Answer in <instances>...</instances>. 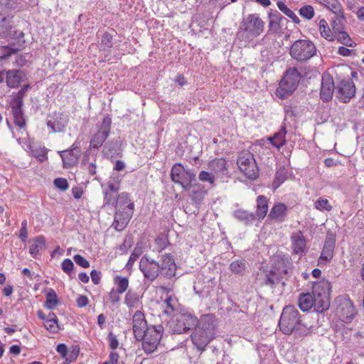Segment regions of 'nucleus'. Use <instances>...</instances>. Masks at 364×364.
<instances>
[{
	"mask_svg": "<svg viewBox=\"0 0 364 364\" xmlns=\"http://www.w3.org/2000/svg\"><path fill=\"white\" fill-rule=\"evenodd\" d=\"M280 331L285 335L294 333L299 336H306L311 332V326L304 322V317L293 306L283 309L279 321Z\"/></svg>",
	"mask_w": 364,
	"mask_h": 364,
	"instance_id": "nucleus-1",
	"label": "nucleus"
},
{
	"mask_svg": "<svg viewBox=\"0 0 364 364\" xmlns=\"http://www.w3.org/2000/svg\"><path fill=\"white\" fill-rule=\"evenodd\" d=\"M215 333V317L210 314L204 315L191 334V341L199 350L203 351L214 338Z\"/></svg>",
	"mask_w": 364,
	"mask_h": 364,
	"instance_id": "nucleus-2",
	"label": "nucleus"
},
{
	"mask_svg": "<svg viewBox=\"0 0 364 364\" xmlns=\"http://www.w3.org/2000/svg\"><path fill=\"white\" fill-rule=\"evenodd\" d=\"M134 204L127 193H121L116 200V213L113 225L118 231L123 230L127 225L134 213Z\"/></svg>",
	"mask_w": 364,
	"mask_h": 364,
	"instance_id": "nucleus-3",
	"label": "nucleus"
},
{
	"mask_svg": "<svg viewBox=\"0 0 364 364\" xmlns=\"http://www.w3.org/2000/svg\"><path fill=\"white\" fill-rule=\"evenodd\" d=\"M264 23L257 14H249L244 17L240 24L237 37L245 43L259 36L264 31Z\"/></svg>",
	"mask_w": 364,
	"mask_h": 364,
	"instance_id": "nucleus-4",
	"label": "nucleus"
},
{
	"mask_svg": "<svg viewBox=\"0 0 364 364\" xmlns=\"http://www.w3.org/2000/svg\"><path fill=\"white\" fill-rule=\"evenodd\" d=\"M300 78L301 75L295 68L288 69L276 90L277 96L286 99L291 95L296 89Z\"/></svg>",
	"mask_w": 364,
	"mask_h": 364,
	"instance_id": "nucleus-5",
	"label": "nucleus"
},
{
	"mask_svg": "<svg viewBox=\"0 0 364 364\" xmlns=\"http://www.w3.org/2000/svg\"><path fill=\"white\" fill-rule=\"evenodd\" d=\"M331 283L328 280L322 279L314 282L312 287V294L318 300L317 308L323 312L330 306Z\"/></svg>",
	"mask_w": 364,
	"mask_h": 364,
	"instance_id": "nucleus-6",
	"label": "nucleus"
},
{
	"mask_svg": "<svg viewBox=\"0 0 364 364\" xmlns=\"http://www.w3.org/2000/svg\"><path fill=\"white\" fill-rule=\"evenodd\" d=\"M316 52L314 44L309 40L296 41L291 46V56L299 62H305L311 58Z\"/></svg>",
	"mask_w": 364,
	"mask_h": 364,
	"instance_id": "nucleus-7",
	"label": "nucleus"
},
{
	"mask_svg": "<svg viewBox=\"0 0 364 364\" xmlns=\"http://www.w3.org/2000/svg\"><path fill=\"white\" fill-rule=\"evenodd\" d=\"M237 164L240 171L249 179H256L259 176V168L254 155L247 151L239 153Z\"/></svg>",
	"mask_w": 364,
	"mask_h": 364,
	"instance_id": "nucleus-8",
	"label": "nucleus"
},
{
	"mask_svg": "<svg viewBox=\"0 0 364 364\" xmlns=\"http://www.w3.org/2000/svg\"><path fill=\"white\" fill-rule=\"evenodd\" d=\"M171 178L175 183L180 184L185 191L191 190L192 183L196 181L195 173L186 169L180 163L173 166L171 171Z\"/></svg>",
	"mask_w": 364,
	"mask_h": 364,
	"instance_id": "nucleus-9",
	"label": "nucleus"
},
{
	"mask_svg": "<svg viewBox=\"0 0 364 364\" xmlns=\"http://www.w3.org/2000/svg\"><path fill=\"white\" fill-rule=\"evenodd\" d=\"M288 257H278L274 263L273 269L269 274H266L264 278L263 283L272 287L275 284L280 282L284 275L287 274V269L289 264Z\"/></svg>",
	"mask_w": 364,
	"mask_h": 364,
	"instance_id": "nucleus-10",
	"label": "nucleus"
},
{
	"mask_svg": "<svg viewBox=\"0 0 364 364\" xmlns=\"http://www.w3.org/2000/svg\"><path fill=\"white\" fill-rule=\"evenodd\" d=\"M163 326L161 325L150 326L142 341V348L147 354L155 351L162 336Z\"/></svg>",
	"mask_w": 364,
	"mask_h": 364,
	"instance_id": "nucleus-11",
	"label": "nucleus"
},
{
	"mask_svg": "<svg viewBox=\"0 0 364 364\" xmlns=\"http://www.w3.org/2000/svg\"><path fill=\"white\" fill-rule=\"evenodd\" d=\"M336 311L340 319L345 322L350 321L355 314V307L346 295H341L334 300Z\"/></svg>",
	"mask_w": 364,
	"mask_h": 364,
	"instance_id": "nucleus-12",
	"label": "nucleus"
},
{
	"mask_svg": "<svg viewBox=\"0 0 364 364\" xmlns=\"http://www.w3.org/2000/svg\"><path fill=\"white\" fill-rule=\"evenodd\" d=\"M198 323V320L196 316L188 314H182L172 320L170 328L173 333L181 334L186 333L196 326Z\"/></svg>",
	"mask_w": 364,
	"mask_h": 364,
	"instance_id": "nucleus-13",
	"label": "nucleus"
},
{
	"mask_svg": "<svg viewBox=\"0 0 364 364\" xmlns=\"http://www.w3.org/2000/svg\"><path fill=\"white\" fill-rule=\"evenodd\" d=\"M111 124V118L108 116L104 117L100 129L90 139V148L99 149L102 146L110 133Z\"/></svg>",
	"mask_w": 364,
	"mask_h": 364,
	"instance_id": "nucleus-14",
	"label": "nucleus"
},
{
	"mask_svg": "<svg viewBox=\"0 0 364 364\" xmlns=\"http://www.w3.org/2000/svg\"><path fill=\"white\" fill-rule=\"evenodd\" d=\"M139 268L143 272L144 277L151 282L155 280L160 274L159 263L147 256L141 257Z\"/></svg>",
	"mask_w": 364,
	"mask_h": 364,
	"instance_id": "nucleus-15",
	"label": "nucleus"
},
{
	"mask_svg": "<svg viewBox=\"0 0 364 364\" xmlns=\"http://www.w3.org/2000/svg\"><path fill=\"white\" fill-rule=\"evenodd\" d=\"M160 261V274L166 279L173 277L176 272V265L173 256L171 254L163 255Z\"/></svg>",
	"mask_w": 364,
	"mask_h": 364,
	"instance_id": "nucleus-16",
	"label": "nucleus"
},
{
	"mask_svg": "<svg viewBox=\"0 0 364 364\" xmlns=\"http://www.w3.org/2000/svg\"><path fill=\"white\" fill-rule=\"evenodd\" d=\"M149 327L144 314L137 311L133 316V331L136 340H141L148 331Z\"/></svg>",
	"mask_w": 364,
	"mask_h": 364,
	"instance_id": "nucleus-17",
	"label": "nucleus"
},
{
	"mask_svg": "<svg viewBox=\"0 0 364 364\" xmlns=\"http://www.w3.org/2000/svg\"><path fill=\"white\" fill-rule=\"evenodd\" d=\"M338 93V97L344 102L349 100L355 96L356 88L354 82L350 80H341L336 87Z\"/></svg>",
	"mask_w": 364,
	"mask_h": 364,
	"instance_id": "nucleus-18",
	"label": "nucleus"
},
{
	"mask_svg": "<svg viewBox=\"0 0 364 364\" xmlns=\"http://www.w3.org/2000/svg\"><path fill=\"white\" fill-rule=\"evenodd\" d=\"M68 116L63 112H55L51 119L48 120L47 125L52 132H63L68 123Z\"/></svg>",
	"mask_w": 364,
	"mask_h": 364,
	"instance_id": "nucleus-19",
	"label": "nucleus"
},
{
	"mask_svg": "<svg viewBox=\"0 0 364 364\" xmlns=\"http://www.w3.org/2000/svg\"><path fill=\"white\" fill-rule=\"evenodd\" d=\"M80 152V149L75 145H73L70 149L60 151L63 166L68 168L75 166L77 163Z\"/></svg>",
	"mask_w": 364,
	"mask_h": 364,
	"instance_id": "nucleus-20",
	"label": "nucleus"
},
{
	"mask_svg": "<svg viewBox=\"0 0 364 364\" xmlns=\"http://www.w3.org/2000/svg\"><path fill=\"white\" fill-rule=\"evenodd\" d=\"M335 244V235L331 233H328L320 256V263H321L323 261L329 262L333 258Z\"/></svg>",
	"mask_w": 364,
	"mask_h": 364,
	"instance_id": "nucleus-21",
	"label": "nucleus"
},
{
	"mask_svg": "<svg viewBox=\"0 0 364 364\" xmlns=\"http://www.w3.org/2000/svg\"><path fill=\"white\" fill-rule=\"evenodd\" d=\"M287 206L282 203H277L271 208L267 218L269 221L283 222L287 216Z\"/></svg>",
	"mask_w": 364,
	"mask_h": 364,
	"instance_id": "nucleus-22",
	"label": "nucleus"
},
{
	"mask_svg": "<svg viewBox=\"0 0 364 364\" xmlns=\"http://www.w3.org/2000/svg\"><path fill=\"white\" fill-rule=\"evenodd\" d=\"M334 82L330 77H323L320 96L323 101L328 102L332 99L333 90H334Z\"/></svg>",
	"mask_w": 364,
	"mask_h": 364,
	"instance_id": "nucleus-23",
	"label": "nucleus"
},
{
	"mask_svg": "<svg viewBox=\"0 0 364 364\" xmlns=\"http://www.w3.org/2000/svg\"><path fill=\"white\" fill-rule=\"evenodd\" d=\"M208 168L216 178L223 177L227 171V161L223 158H217L210 161Z\"/></svg>",
	"mask_w": 364,
	"mask_h": 364,
	"instance_id": "nucleus-24",
	"label": "nucleus"
},
{
	"mask_svg": "<svg viewBox=\"0 0 364 364\" xmlns=\"http://www.w3.org/2000/svg\"><path fill=\"white\" fill-rule=\"evenodd\" d=\"M317 299L312 294L306 293L300 295L299 298V306L303 311H307L311 308H314L317 312H321L318 310Z\"/></svg>",
	"mask_w": 364,
	"mask_h": 364,
	"instance_id": "nucleus-25",
	"label": "nucleus"
},
{
	"mask_svg": "<svg viewBox=\"0 0 364 364\" xmlns=\"http://www.w3.org/2000/svg\"><path fill=\"white\" fill-rule=\"evenodd\" d=\"M25 77V73L19 70H9L6 72V84L9 87H18Z\"/></svg>",
	"mask_w": 364,
	"mask_h": 364,
	"instance_id": "nucleus-26",
	"label": "nucleus"
},
{
	"mask_svg": "<svg viewBox=\"0 0 364 364\" xmlns=\"http://www.w3.org/2000/svg\"><path fill=\"white\" fill-rule=\"evenodd\" d=\"M293 252L296 255H302L306 247V240L301 231L292 234L291 237Z\"/></svg>",
	"mask_w": 364,
	"mask_h": 364,
	"instance_id": "nucleus-27",
	"label": "nucleus"
},
{
	"mask_svg": "<svg viewBox=\"0 0 364 364\" xmlns=\"http://www.w3.org/2000/svg\"><path fill=\"white\" fill-rule=\"evenodd\" d=\"M268 200L264 196H259L257 198V209L253 215L256 220H263L267 214Z\"/></svg>",
	"mask_w": 364,
	"mask_h": 364,
	"instance_id": "nucleus-28",
	"label": "nucleus"
},
{
	"mask_svg": "<svg viewBox=\"0 0 364 364\" xmlns=\"http://www.w3.org/2000/svg\"><path fill=\"white\" fill-rule=\"evenodd\" d=\"M12 23V17L0 13V36L8 37L14 35Z\"/></svg>",
	"mask_w": 364,
	"mask_h": 364,
	"instance_id": "nucleus-29",
	"label": "nucleus"
},
{
	"mask_svg": "<svg viewBox=\"0 0 364 364\" xmlns=\"http://www.w3.org/2000/svg\"><path fill=\"white\" fill-rule=\"evenodd\" d=\"M191 188L192 190L189 194L191 200L196 205H200L207 194V191L202 185L194 183H192Z\"/></svg>",
	"mask_w": 364,
	"mask_h": 364,
	"instance_id": "nucleus-30",
	"label": "nucleus"
},
{
	"mask_svg": "<svg viewBox=\"0 0 364 364\" xmlns=\"http://www.w3.org/2000/svg\"><path fill=\"white\" fill-rule=\"evenodd\" d=\"M286 128L284 127H282L279 131L275 133L272 136L269 137L268 140L274 146L277 147V149H279L282 146H283L286 143Z\"/></svg>",
	"mask_w": 364,
	"mask_h": 364,
	"instance_id": "nucleus-31",
	"label": "nucleus"
},
{
	"mask_svg": "<svg viewBox=\"0 0 364 364\" xmlns=\"http://www.w3.org/2000/svg\"><path fill=\"white\" fill-rule=\"evenodd\" d=\"M12 114L14 116V121L15 124L19 127L20 129L25 130L26 120L23 117V112L22 106H12Z\"/></svg>",
	"mask_w": 364,
	"mask_h": 364,
	"instance_id": "nucleus-32",
	"label": "nucleus"
},
{
	"mask_svg": "<svg viewBox=\"0 0 364 364\" xmlns=\"http://www.w3.org/2000/svg\"><path fill=\"white\" fill-rule=\"evenodd\" d=\"M317 3L323 5L333 14H341L343 6L338 0H314Z\"/></svg>",
	"mask_w": 364,
	"mask_h": 364,
	"instance_id": "nucleus-33",
	"label": "nucleus"
},
{
	"mask_svg": "<svg viewBox=\"0 0 364 364\" xmlns=\"http://www.w3.org/2000/svg\"><path fill=\"white\" fill-rule=\"evenodd\" d=\"M44 326L50 333H55L59 331L58 321L54 313L50 312L48 314L47 318L44 321Z\"/></svg>",
	"mask_w": 364,
	"mask_h": 364,
	"instance_id": "nucleus-34",
	"label": "nucleus"
},
{
	"mask_svg": "<svg viewBox=\"0 0 364 364\" xmlns=\"http://www.w3.org/2000/svg\"><path fill=\"white\" fill-rule=\"evenodd\" d=\"M288 171L284 166H280L276 171L272 183L273 188H278L287 178Z\"/></svg>",
	"mask_w": 364,
	"mask_h": 364,
	"instance_id": "nucleus-35",
	"label": "nucleus"
},
{
	"mask_svg": "<svg viewBox=\"0 0 364 364\" xmlns=\"http://www.w3.org/2000/svg\"><path fill=\"white\" fill-rule=\"evenodd\" d=\"M46 245V239L43 236H38L33 239V243L30 247L29 252L33 257H36L40 251Z\"/></svg>",
	"mask_w": 364,
	"mask_h": 364,
	"instance_id": "nucleus-36",
	"label": "nucleus"
},
{
	"mask_svg": "<svg viewBox=\"0 0 364 364\" xmlns=\"http://www.w3.org/2000/svg\"><path fill=\"white\" fill-rule=\"evenodd\" d=\"M234 216L245 225L252 223L253 221L256 220L253 215V213L242 209L235 210Z\"/></svg>",
	"mask_w": 364,
	"mask_h": 364,
	"instance_id": "nucleus-37",
	"label": "nucleus"
},
{
	"mask_svg": "<svg viewBox=\"0 0 364 364\" xmlns=\"http://www.w3.org/2000/svg\"><path fill=\"white\" fill-rule=\"evenodd\" d=\"M336 16L333 20L331 23L332 31L333 34H337L339 32L343 31V25L346 21V18L344 16L343 9H342L341 14H335Z\"/></svg>",
	"mask_w": 364,
	"mask_h": 364,
	"instance_id": "nucleus-38",
	"label": "nucleus"
},
{
	"mask_svg": "<svg viewBox=\"0 0 364 364\" xmlns=\"http://www.w3.org/2000/svg\"><path fill=\"white\" fill-rule=\"evenodd\" d=\"M318 29L321 36L328 41H333L334 39V34L331 29L329 28L327 21L322 18L318 22Z\"/></svg>",
	"mask_w": 364,
	"mask_h": 364,
	"instance_id": "nucleus-39",
	"label": "nucleus"
},
{
	"mask_svg": "<svg viewBox=\"0 0 364 364\" xmlns=\"http://www.w3.org/2000/svg\"><path fill=\"white\" fill-rule=\"evenodd\" d=\"M168 245V237L164 235H159L154 242V251L161 252Z\"/></svg>",
	"mask_w": 364,
	"mask_h": 364,
	"instance_id": "nucleus-40",
	"label": "nucleus"
},
{
	"mask_svg": "<svg viewBox=\"0 0 364 364\" xmlns=\"http://www.w3.org/2000/svg\"><path fill=\"white\" fill-rule=\"evenodd\" d=\"M114 283L117 285V292L123 294L125 292L129 287V280L127 277H122L121 276H116L114 278Z\"/></svg>",
	"mask_w": 364,
	"mask_h": 364,
	"instance_id": "nucleus-41",
	"label": "nucleus"
},
{
	"mask_svg": "<svg viewBox=\"0 0 364 364\" xmlns=\"http://www.w3.org/2000/svg\"><path fill=\"white\" fill-rule=\"evenodd\" d=\"M277 6L279 9L282 11L286 16H287L289 18H290L293 22L295 23H299L300 19L299 17L296 15V14L289 9L287 5L282 2V1H278L277 2Z\"/></svg>",
	"mask_w": 364,
	"mask_h": 364,
	"instance_id": "nucleus-42",
	"label": "nucleus"
},
{
	"mask_svg": "<svg viewBox=\"0 0 364 364\" xmlns=\"http://www.w3.org/2000/svg\"><path fill=\"white\" fill-rule=\"evenodd\" d=\"M57 294L53 289H50L46 294L45 306L48 309H53L58 304Z\"/></svg>",
	"mask_w": 364,
	"mask_h": 364,
	"instance_id": "nucleus-43",
	"label": "nucleus"
},
{
	"mask_svg": "<svg viewBox=\"0 0 364 364\" xmlns=\"http://www.w3.org/2000/svg\"><path fill=\"white\" fill-rule=\"evenodd\" d=\"M246 268V264L244 259H237L233 261L230 264V269L234 274H242Z\"/></svg>",
	"mask_w": 364,
	"mask_h": 364,
	"instance_id": "nucleus-44",
	"label": "nucleus"
},
{
	"mask_svg": "<svg viewBox=\"0 0 364 364\" xmlns=\"http://www.w3.org/2000/svg\"><path fill=\"white\" fill-rule=\"evenodd\" d=\"M139 301V296L136 292L129 290L124 298V303L128 307H134Z\"/></svg>",
	"mask_w": 364,
	"mask_h": 364,
	"instance_id": "nucleus-45",
	"label": "nucleus"
},
{
	"mask_svg": "<svg viewBox=\"0 0 364 364\" xmlns=\"http://www.w3.org/2000/svg\"><path fill=\"white\" fill-rule=\"evenodd\" d=\"M176 304V299L173 298L172 296H168L165 299L164 302L163 307L164 309L163 312L165 314L171 315L175 310Z\"/></svg>",
	"mask_w": 364,
	"mask_h": 364,
	"instance_id": "nucleus-46",
	"label": "nucleus"
},
{
	"mask_svg": "<svg viewBox=\"0 0 364 364\" xmlns=\"http://www.w3.org/2000/svg\"><path fill=\"white\" fill-rule=\"evenodd\" d=\"M120 181L121 179L119 176H112L107 182L108 188L105 191H109V192L116 194L119 190Z\"/></svg>",
	"mask_w": 364,
	"mask_h": 364,
	"instance_id": "nucleus-47",
	"label": "nucleus"
},
{
	"mask_svg": "<svg viewBox=\"0 0 364 364\" xmlns=\"http://www.w3.org/2000/svg\"><path fill=\"white\" fill-rule=\"evenodd\" d=\"M18 50V49L14 48L13 45L0 46V60L6 59L11 54L16 53Z\"/></svg>",
	"mask_w": 364,
	"mask_h": 364,
	"instance_id": "nucleus-48",
	"label": "nucleus"
},
{
	"mask_svg": "<svg viewBox=\"0 0 364 364\" xmlns=\"http://www.w3.org/2000/svg\"><path fill=\"white\" fill-rule=\"evenodd\" d=\"M299 12L302 18L307 20H311L315 15L314 9L311 5H305L301 7Z\"/></svg>",
	"mask_w": 364,
	"mask_h": 364,
	"instance_id": "nucleus-49",
	"label": "nucleus"
},
{
	"mask_svg": "<svg viewBox=\"0 0 364 364\" xmlns=\"http://www.w3.org/2000/svg\"><path fill=\"white\" fill-rule=\"evenodd\" d=\"M334 37L336 38L338 41L346 46L352 47L353 46V42L352 41L349 35L344 31L335 34Z\"/></svg>",
	"mask_w": 364,
	"mask_h": 364,
	"instance_id": "nucleus-50",
	"label": "nucleus"
},
{
	"mask_svg": "<svg viewBox=\"0 0 364 364\" xmlns=\"http://www.w3.org/2000/svg\"><path fill=\"white\" fill-rule=\"evenodd\" d=\"M29 87V85H25L23 87L16 93L14 97V106H23V99L26 95V93Z\"/></svg>",
	"mask_w": 364,
	"mask_h": 364,
	"instance_id": "nucleus-51",
	"label": "nucleus"
},
{
	"mask_svg": "<svg viewBox=\"0 0 364 364\" xmlns=\"http://www.w3.org/2000/svg\"><path fill=\"white\" fill-rule=\"evenodd\" d=\"M215 176L213 173H210L205 171H202L199 173L198 178L202 182H208L212 186H215Z\"/></svg>",
	"mask_w": 364,
	"mask_h": 364,
	"instance_id": "nucleus-52",
	"label": "nucleus"
},
{
	"mask_svg": "<svg viewBox=\"0 0 364 364\" xmlns=\"http://www.w3.org/2000/svg\"><path fill=\"white\" fill-rule=\"evenodd\" d=\"M314 208L320 211H330L332 210V206L330 205L328 200L324 198H318L314 203Z\"/></svg>",
	"mask_w": 364,
	"mask_h": 364,
	"instance_id": "nucleus-53",
	"label": "nucleus"
},
{
	"mask_svg": "<svg viewBox=\"0 0 364 364\" xmlns=\"http://www.w3.org/2000/svg\"><path fill=\"white\" fill-rule=\"evenodd\" d=\"M100 46L104 50H108L112 47V37L109 33L105 32L102 35Z\"/></svg>",
	"mask_w": 364,
	"mask_h": 364,
	"instance_id": "nucleus-54",
	"label": "nucleus"
},
{
	"mask_svg": "<svg viewBox=\"0 0 364 364\" xmlns=\"http://www.w3.org/2000/svg\"><path fill=\"white\" fill-rule=\"evenodd\" d=\"M53 183L56 188L63 191H66L69 187L68 181L63 178H55Z\"/></svg>",
	"mask_w": 364,
	"mask_h": 364,
	"instance_id": "nucleus-55",
	"label": "nucleus"
},
{
	"mask_svg": "<svg viewBox=\"0 0 364 364\" xmlns=\"http://www.w3.org/2000/svg\"><path fill=\"white\" fill-rule=\"evenodd\" d=\"M270 21L269 26L272 28L278 27L279 21L283 18L281 14L276 11L275 13H272L269 14Z\"/></svg>",
	"mask_w": 364,
	"mask_h": 364,
	"instance_id": "nucleus-56",
	"label": "nucleus"
},
{
	"mask_svg": "<svg viewBox=\"0 0 364 364\" xmlns=\"http://www.w3.org/2000/svg\"><path fill=\"white\" fill-rule=\"evenodd\" d=\"M27 220H24L21 222V228L19 231V238L22 242H26L28 238V231H27Z\"/></svg>",
	"mask_w": 364,
	"mask_h": 364,
	"instance_id": "nucleus-57",
	"label": "nucleus"
},
{
	"mask_svg": "<svg viewBox=\"0 0 364 364\" xmlns=\"http://www.w3.org/2000/svg\"><path fill=\"white\" fill-rule=\"evenodd\" d=\"M73 262L70 259H65L62 262V269L67 274L70 275L73 269Z\"/></svg>",
	"mask_w": 364,
	"mask_h": 364,
	"instance_id": "nucleus-58",
	"label": "nucleus"
},
{
	"mask_svg": "<svg viewBox=\"0 0 364 364\" xmlns=\"http://www.w3.org/2000/svg\"><path fill=\"white\" fill-rule=\"evenodd\" d=\"M104 204L105 205H109V204H114L116 203L115 200V193L109 192V191H104Z\"/></svg>",
	"mask_w": 364,
	"mask_h": 364,
	"instance_id": "nucleus-59",
	"label": "nucleus"
},
{
	"mask_svg": "<svg viewBox=\"0 0 364 364\" xmlns=\"http://www.w3.org/2000/svg\"><path fill=\"white\" fill-rule=\"evenodd\" d=\"M73 259L77 265L81 266L83 268H87L90 267V262L80 255H75L73 257Z\"/></svg>",
	"mask_w": 364,
	"mask_h": 364,
	"instance_id": "nucleus-60",
	"label": "nucleus"
},
{
	"mask_svg": "<svg viewBox=\"0 0 364 364\" xmlns=\"http://www.w3.org/2000/svg\"><path fill=\"white\" fill-rule=\"evenodd\" d=\"M120 294L117 291L112 289V291L109 293L108 299L112 304H117L120 301Z\"/></svg>",
	"mask_w": 364,
	"mask_h": 364,
	"instance_id": "nucleus-61",
	"label": "nucleus"
},
{
	"mask_svg": "<svg viewBox=\"0 0 364 364\" xmlns=\"http://www.w3.org/2000/svg\"><path fill=\"white\" fill-rule=\"evenodd\" d=\"M108 339L109 341V347L112 350H115L119 346V341L117 336L112 332H109L108 334Z\"/></svg>",
	"mask_w": 364,
	"mask_h": 364,
	"instance_id": "nucleus-62",
	"label": "nucleus"
},
{
	"mask_svg": "<svg viewBox=\"0 0 364 364\" xmlns=\"http://www.w3.org/2000/svg\"><path fill=\"white\" fill-rule=\"evenodd\" d=\"M83 164L90 175L93 176L96 173L97 166L95 162H85L84 161Z\"/></svg>",
	"mask_w": 364,
	"mask_h": 364,
	"instance_id": "nucleus-63",
	"label": "nucleus"
},
{
	"mask_svg": "<svg viewBox=\"0 0 364 364\" xmlns=\"http://www.w3.org/2000/svg\"><path fill=\"white\" fill-rule=\"evenodd\" d=\"M119 355L115 351H111L108 360L105 361L107 364H118Z\"/></svg>",
	"mask_w": 364,
	"mask_h": 364,
	"instance_id": "nucleus-64",
	"label": "nucleus"
}]
</instances>
